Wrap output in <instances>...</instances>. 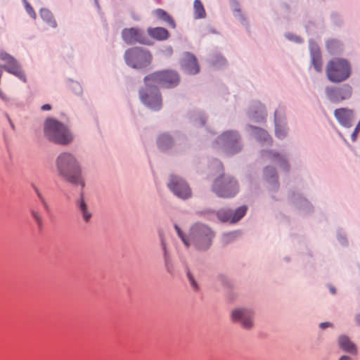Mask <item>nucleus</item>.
<instances>
[{
  "label": "nucleus",
  "mask_w": 360,
  "mask_h": 360,
  "mask_svg": "<svg viewBox=\"0 0 360 360\" xmlns=\"http://www.w3.org/2000/svg\"><path fill=\"white\" fill-rule=\"evenodd\" d=\"M264 178L271 185L272 189L278 188V176L274 167H266L264 171Z\"/></svg>",
  "instance_id": "nucleus-20"
},
{
  "label": "nucleus",
  "mask_w": 360,
  "mask_h": 360,
  "mask_svg": "<svg viewBox=\"0 0 360 360\" xmlns=\"http://www.w3.org/2000/svg\"><path fill=\"white\" fill-rule=\"evenodd\" d=\"M0 98L4 101L7 100L6 96L1 90H0Z\"/></svg>",
  "instance_id": "nucleus-46"
},
{
  "label": "nucleus",
  "mask_w": 360,
  "mask_h": 360,
  "mask_svg": "<svg viewBox=\"0 0 360 360\" xmlns=\"http://www.w3.org/2000/svg\"><path fill=\"white\" fill-rule=\"evenodd\" d=\"M360 131V127H356L354 131L353 132V134H352V139L353 141H355L357 136H358V134L359 132Z\"/></svg>",
  "instance_id": "nucleus-39"
},
{
  "label": "nucleus",
  "mask_w": 360,
  "mask_h": 360,
  "mask_svg": "<svg viewBox=\"0 0 360 360\" xmlns=\"http://www.w3.org/2000/svg\"><path fill=\"white\" fill-rule=\"evenodd\" d=\"M155 16L166 22L171 27H175V22L172 18L164 10L157 9L154 11Z\"/></svg>",
  "instance_id": "nucleus-24"
},
{
  "label": "nucleus",
  "mask_w": 360,
  "mask_h": 360,
  "mask_svg": "<svg viewBox=\"0 0 360 360\" xmlns=\"http://www.w3.org/2000/svg\"><path fill=\"white\" fill-rule=\"evenodd\" d=\"M194 11L195 18H202L205 17V11L202 2L200 0L194 1Z\"/></svg>",
  "instance_id": "nucleus-30"
},
{
  "label": "nucleus",
  "mask_w": 360,
  "mask_h": 360,
  "mask_svg": "<svg viewBox=\"0 0 360 360\" xmlns=\"http://www.w3.org/2000/svg\"><path fill=\"white\" fill-rule=\"evenodd\" d=\"M338 344L340 347L343 351L352 354H357L356 347L355 344L351 341L350 339H340Z\"/></svg>",
  "instance_id": "nucleus-22"
},
{
  "label": "nucleus",
  "mask_w": 360,
  "mask_h": 360,
  "mask_svg": "<svg viewBox=\"0 0 360 360\" xmlns=\"http://www.w3.org/2000/svg\"><path fill=\"white\" fill-rule=\"evenodd\" d=\"M212 191L221 198H231L238 191L237 181L229 175H222L217 178L212 186Z\"/></svg>",
  "instance_id": "nucleus-7"
},
{
  "label": "nucleus",
  "mask_w": 360,
  "mask_h": 360,
  "mask_svg": "<svg viewBox=\"0 0 360 360\" xmlns=\"http://www.w3.org/2000/svg\"><path fill=\"white\" fill-rule=\"evenodd\" d=\"M216 144L229 155H234L242 149L240 138L238 134L233 131L224 132L217 139Z\"/></svg>",
  "instance_id": "nucleus-8"
},
{
  "label": "nucleus",
  "mask_w": 360,
  "mask_h": 360,
  "mask_svg": "<svg viewBox=\"0 0 360 360\" xmlns=\"http://www.w3.org/2000/svg\"><path fill=\"white\" fill-rule=\"evenodd\" d=\"M327 76L333 82H341L350 75V66L347 60L335 58L330 60L326 69Z\"/></svg>",
  "instance_id": "nucleus-6"
},
{
  "label": "nucleus",
  "mask_w": 360,
  "mask_h": 360,
  "mask_svg": "<svg viewBox=\"0 0 360 360\" xmlns=\"http://www.w3.org/2000/svg\"><path fill=\"white\" fill-rule=\"evenodd\" d=\"M339 46V42L336 40H330L327 43L328 49L332 53H335L336 52L335 48Z\"/></svg>",
  "instance_id": "nucleus-33"
},
{
  "label": "nucleus",
  "mask_w": 360,
  "mask_h": 360,
  "mask_svg": "<svg viewBox=\"0 0 360 360\" xmlns=\"http://www.w3.org/2000/svg\"><path fill=\"white\" fill-rule=\"evenodd\" d=\"M262 156L275 163H277L284 170H288L289 165L285 157L272 151H265Z\"/></svg>",
  "instance_id": "nucleus-18"
},
{
  "label": "nucleus",
  "mask_w": 360,
  "mask_h": 360,
  "mask_svg": "<svg viewBox=\"0 0 360 360\" xmlns=\"http://www.w3.org/2000/svg\"><path fill=\"white\" fill-rule=\"evenodd\" d=\"M266 112L264 108L262 105L258 106V110L250 112V117L255 122H260L264 119Z\"/></svg>",
  "instance_id": "nucleus-31"
},
{
  "label": "nucleus",
  "mask_w": 360,
  "mask_h": 360,
  "mask_svg": "<svg viewBox=\"0 0 360 360\" xmlns=\"http://www.w3.org/2000/svg\"><path fill=\"white\" fill-rule=\"evenodd\" d=\"M169 188L178 198L186 200L191 197L192 191L187 182L176 175H171L167 184Z\"/></svg>",
  "instance_id": "nucleus-9"
},
{
  "label": "nucleus",
  "mask_w": 360,
  "mask_h": 360,
  "mask_svg": "<svg viewBox=\"0 0 360 360\" xmlns=\"http://www.w3.org/2000/svg\"><path fill=\"white\" fill-rule=\"evenodd\" d=\"M345 240V239L344 238H340V241L341 242V243L344 244Z\"/></svg>",
  "instance_id": "nucleus-49"
},
{
  "label": "nucleus",
  "mask_w": 360,
  "mask_h": 360,
  "mask_svg": "<svg viewBox=\"0 0 360 360\" xmlns=\"http://www.w3.org/2000/svg\"><path fill=\"white\" fill-rule=\"evenodd\" d=\"M123 40L128 44L136 43L150 45L151 41L144 31L138 27L125 28L122 32Z\"/></svg>",
  "instance_id": "nucleus-10"
},
{
  "label": "nucleus",
  "mask_w": 360,
  "mask_h": 360,
  "mask_svg": "<svg viewBox=\"0 0 360 360\" xmlns=\"http://www.w3.org/2000/svg\"><path fill=\"white\" fill-rule=\"evenodd\" d=\"M283 110L281 109H278L275 111V131L278 139H283L287 134L286 129L283 124Z\"/></svg>",
  "instance_id": "nucleus-17"
},
{
  "label": "nucleus",
  "mask_w": 360,
  "mask_h": 360,
  "mask_svg": "<svg viewBox=\"0 0 360 360\" xmlns=\"http://www.w3.org/2000/svg\"><path fill=\"white\" fill-rule=\"evenodd\" d=\"M51 108V107L49 104H45V105H42V107H41L42 110H50Z\"/></svg>",
  "instance_id": "nucleus-43"
},
{
  "label": "nucleus",
  "mask_w": 360,
  "mask_h": 360,
  "mask_svg": "<svg viewBox=\"0 0 360 360\" xmlns=\"http://www.w3.org/2000/svg\"><path fill=\"white\" fill-rule=\"evenodd\" d=\"M158 145L161 150H167L172 146V139L169 135L163 134L158 138Z\"/></svg>",
  "instance_id": "nucleus-25"
},
{
  "label": "nucleus",
  "mask_w": 360,
  "mask_h": 360,
  "mask_svg": "<svg viewBox=\"0 0 360 360\" xmlns=\"http://www.w3.org/2000/svg\"><path fill=\"white\" fill-rule=\"evenodd\" d=\"M77 207L79 213L85 222H89L91 218V212L89 211L86 203L84 199L81 198L77 202Z\"/></svg>",
  "instance_id": "nucleus-23"
},
{
  "label": "nucleus",
  "mask_w": 360,
  "mask_h": 360,
  "mask_svg": "<svg viewBox=\"0 0 360 360\" xmlns=\"http://www.w3.org/2000/svg\"><path fill=\"white\" fill-rule=\"evenodd\" d=\"M300 203H301L302 206H304V207L309 206V202H307V200L304 199V198L301 199V202Z\"/></svg>",
  "instance_id": "nucleus-41"
},
{
  "label": "nucleus",
  "mask_w": 360,
  "mask_h": 360,
  "mask_svg": "<svg viewBox=\"0 0 360 360\" xmlns=\"http://www.w3.org/2000/svg\"><path fill=\"white\" fill-rule=\"evenodd\" d=\"M192 119L193 120V121L195 122H198V120H199V125H203L205 124V117L201 115V114H198V115H195Z\"/></svg>",
  "instance_id": "nucleus-35"
},
{
  "label": "nucleus",
  "mask_w": 360,
  "mask_h": 360,
  "mask_svg": "<svg viewBox=\"0 0 360 360\" xmlns=\"http://www.w3.org/2000/svg\"><path fill=\"white\" fill-rule=\"evenodd\" d=\"M30 214L35 224L37 226L38 230L39 231H41L44 229V221L41 214L38 210L35 209H31Z\"/></svg>",
  "instance_id": "nucleus-29"
},
{
  "label": "nucleus",
  "mask_w": 360,
  "mask_h": 360,
  "mask_svg": "<svg viewBox=\"0 0 360 360\" xmlns=\"http://www.w3.org/2000/svg\"><path fill=\"white\" fill-rule=\"evenodd\" d=\"M32 188H33L40 203L41 204V205L44 208V210L46 212V214H49L51 212V207H50L49 204L48 203L47 200H46L44 196L42 195V193H41L39 189L35 185H32Z\"/></svg>",
  "instance_id": "nucleus-27"
},
{
  "label": "nucleus",
  "mask_w": 360,
  "mask_h": 360,
  "mask_svg": "<svg viewBox=\"0 0 360 360\" xmlns=\"http://www.w3.org/2000/svg\"><path fill=\"white\" fill-rule=\"evenodd\" d=\"M160 240H161L162 249L164 252V257L165 259V262L167 263L169 257H168V252H167V244L165 243V240L163 236H160Z\"/></svg>",
  "instance_id": "nucleus-34"
},
{
  "label": "nucleus",
  "mask_w": 360,
  "mask_h": 360,
  "mask_svg": "<svg viewBox=\"0 0 360 360\" xmlns=\"http://www.w3.org/2000/svg\"><path fill=\"white\" fill-rule=\"evenodd\" d=\"M239 236L240 233L238 231L225 233L223 236V241L224 243H229Z\"/></svg>",
  "instance_id": "nucleus-32"
},
{
  "label": "nucleus",
  "mask_w": 360,
  "mask_h": 360,
  "mask_svg": "<svg viewBox=\"0 0 360 360\" xmlns=\"http://www.w3.org/2000/svg\"><path fill=\"white\" fill-rule=\"evenodd\" d=\"M335 115L340 124L346 127H350L352 123L353 112L347 108H340L335 111Z\"/></svg>",
  "instance_id": "nucleus-16"
},
{
  "label": "nucleus",
  "mask_w": 360,
  "mask_h": 360,
  "mask_svg": "<svg viewBox=\"0 0 360 360\" xmlns=\"http://www.w3.org/2000/svg\"><path fill=\"white\" fill-rule=\"evenodd\" d=\"M254 317V311L248 308H237L231 312L232 321L240 323L246 329H250L253 326Z\"/></svg>",
  "instance_id": "nucleus-11"
},
{
  "label": "nucleus",
  "mask_w": 360,
  "mask_h": 360,
  "mask_svg": "<svg viewBox=\"0 0 360 360\" xmlns=\"http://www.w3.org/2000/svg\"><path fill=\"white\" fill-rule=\"evenodd\" d=\"M59 175L65 181L83 188L84 182L81 175V167L77 158L70 153H60L56 160Z\"/></svg>",
  "instance_id": "nucleus-3"
},
{
  "label": "nucleus",
  "mask_w": 360,
  "mask_h": 360,
  "mask_svg": "<svg viewBox=\"0 0 360 360\" xmlns=\"http://www.w3.org/2000/svg\"><path fill=\"white\" fill-rule=\"evenodd\" d=\"M330 292L333 293V294H335V289L333 288V287H331L330 288Z\"/></svg>",
  "instance_id": "nucleus-48"
},
{
  "label": "nucleus",
  "mask_w": 360,
  "mask_h": 360,
  "mask_svg": "<svg viewBox=\"0 0 360 360\" xmlns=\"http://www.w3.org/2000/svg\"><path fill=\"white\" fill-rule=\"evenodd\" d=\"M148 33L151 37L158 40H165L169 36L168 31L163 27H149Z\"/></svg>",
  "instance_id": "nucleus-21"
},
{
  "label": "nucleus",
  "mask_w": 360,
  "mask_h": 360,
  "mask_svg": "<svg viewBox=\"0 0 360 360\" xmlns=\"http://www.w3.org/2000/svg\"><path fill=\"white\" fill-rule=\"evenodd\" d=\"M146 88L140 91L142 101L150 108L158 110L161 108L162 100L158 86L173 88L179 82L178 73L173 70H162L145 77Z\"/></svg>",
  "instance_id": "nucleus-1"
},
{
  "label": "nucleus",
  "mask_w": 360,
  "mask_h": 360,
  "mask_svg": "<svg viewBox=\"0 0 360 360\" xmlns=\"http://www.w3.org/2000/svg\"><path fill=\"white\" fill-rule=\"evenodd\" d=\"M124 58L127 64L135 69L148 67L153 60L150 51L140 47H134L127 50Z\"/></svg>",
  "instance_id": "nucleus-5"
},
{
  "label": "nucleus",
  "mask_w": 360,
  "mask_h": 360,
  "mask_svg": "<svg viewBox=\"0 0 360 360\" xmlns=\"http://www.w3.org/2000/svg\"><path fill=\"white\" fill-rule=\"evenodd\" d=\"M249 128L250 129V132L257 141H264L268 143L271 142L269 135L265 130L251 125L249 126Z\"/></svg>",
  "instance_id": "nucleus-19"
},
{
  "label": "nucleus",
  "mask_w": 360,
  "mask_h": 360,
  "mask_svg": "<svg viewBox=\"0 0 360 360\" xmlns=\"http://www.w3.org/2000/svg\"><path fill=\"white\" fill-rule=\"evenodd\" d=\"M165 52V54L170 56L172 53V49L171 47H167Z\"/></svg>",
  "instance_id": "nucleus-42"
},
{
  "label": "nucleus",
  "mask_w": 360,
  "mask_h": 360,
  "mask_svg": "<svg viewBox=\"0 0 360 360\" xmlns=\"http://www.w3.org/2000/svg\"><path fill=\"white\" fill-rule=\"evenodd\" d=\"M25 8H26V11L28 13V14L32 18H35L36 13H35L34 9L32 8V7L26 1H25Z\"/></svg>",
  "instance_id": "nucleus-38"
},
{
  "label": "nucleus",
  "mask_w": 360,
  "mask_h": 360,
  "mask_svg": "<svg viewBox=\"0 0 360 360\" xmlns=\"http://www.w3.org/2000/svg\"><path fill=\"white\" fill-rule=\"evenodd\" d=\"M40 15L42 19L49 23L52 27H56L57 23L50 11L43 8L40 11Z\"/></svg>",
  "instance_id": "nucleus-28"
},
{
  "label": "nucleus",
  "mask_w": 360,
  "mask_h": 360,
  "mask_svg": "<svg viewBox=\"0 0 360 360\" xmlns=\"http://www.w3.org/2000/svg\"><path fill=\"white\" fill-rule=\"evenodd\" d=\"M247 207L242 206L233 210L223 208L217 212V217L222 222L236 223L245 214Z\"/></svg>",
  "instance_id": "nucleus-12"
},
{
  "label": "nucleus",
  "mask_w": 360,
  "mask_h": 360,
  "mask_svg": "<svg viewBox=\"0 0 360 360\" xmlns=\"http://www.w3.org/2000/svg\"><path fill=\"white\" fill-rule=\"evenodd\" d=\"M355 323L360 326V312L357 313L354 317Z\"/></svg>",
  "instance_id": "nucleus-40"
},
{
  "label": "nucleus",
  "mask_w": 360,
  "mask_h": 360,
  "mask_svg": "<svg viewBox=\"0 0 360 360\" xmlns=\"http://www.w3.org/2000/svg\"><path fill=\"white\" fill-rule=\"evenodd\" d=\"M339 360H354L353 359H352L351 357L348 356H346V355H343L342 356Z\"/></svg>",
  "instance_id": "nucleus-44"
},
{
  "label": "nucleus",
  "mask_w": 360,
  "mask_h": 360,
  "mask_svg": "<svg viewBox=\"0 0 360 360\" xmlns=\"http://www.w3.org/2000/svg\"><path fill=\"white\" fill-rule=\"evenodd\" d=\"M0 59L6 62L4 69L8 72L25 81V75L16 60L6 52L0 51Z\"/></svg>",
  "instance_id": "nucleus-14"
},
{
  "label": "nucleus",
  "mask_w": 360,
  "mask_h": 360,
  "mask_svg": "<svg viewBox=\"0 0 360 360\" xmlns=\"http://www.w3.org/2000/svg\"><path fill=\"white\" fill-rule=\"evenodd\" d=\"M330 325L329 323H322L320 326L321 328L324 329L326 328V327H328V326Z\"/></svg>",
  "instance_id": "nucleus-47"
},
{
  "label": "nucleus",
  "mask_w": 360,
  "mask_h": 360,
  "mask_svg": "<svg viewBox=\"0 0 360 360\" xmlns=\"http://www.w3.org/2000/svg\"><path fill=\"white\" fill-rule=\"evenodd\" d=\"M326 93L328 99L338 103L348 99L352 96V88L348 84H344L340 87H326Z\"/></svg>",
  "instance_id": "nucleus-13"
},
{
  "label": "nucleus",
  "mask_w": 360,
  "mask_h": 360,
  "mask_svg": "<svg viewBox=\"0 0 360 360\" xmlns=\"http://www.w3.org/2000/svg\"><path fill=\"white\" fill-rule=\"evenodd\" d=\"M183 69L189 74H196L200 71L199 65L195 57L190 53H185L181 60Z\"/></svg>",
  "instance_id": "nucleus-15"
},
{
  "label": "nucleus",
  "mask_w": 360,
  "mask_h": 360,
  "mask_svg": "<svg viewBox=\"0 0 360 360\" xmlns=\"http://www.w3.org/2000/svg\"><path fill=\"white\" fill-rule=\"evenodd\" d=\"M216 60H212V63L214 66L219 67L225 64L226 60L221 56H216Z\"/></svg>",
  "instance_id": "nucleus-37"
},
{
  "label": "nucleus",
  "mask_w": 360,
  "mask_h": 360,
  "mask_svg": "<svg viewBox=\"0 0 360 360\" xmlns=\"http://www.w3.org/2000/svg\"><path fill=\"white\" fill-rule=\"evenodd\" d=\"M174 229L185 246L189 247L193 245L195 249L200 251H205L210 248L214 236L211 229L201 223H196L191 226L188 236L181 230L178 225L175 224Z\"/></svg>",
  "instance_id": "nucleus-2"
},
{
  "label": "nucleus",
  "mask_w": 360,
  "mask_h": 360,
  "mask_svg": "<svg viewBox=\"0 0 360 360\" xmlns=\"http://www.w3.org/2000/svg\"><path fill=\"white\" fill-rule=\"evenodd\" d=\"M295 41H297V42H300L301 41L300 39L298 37H295Z\"/></svg>",
  "instance_id": "nucleus-50"
},
{
  "label": "nucleus",
  "mask_w": 360,
  "mask_h": 360,
  "mask_svg": "<svg viewBox=\"0 0 360 360\" xmlns=\"http://www.w3.org/2000/svg\"><path fill=\"white\" fill-rule=\"evenodd\" d=\"M311 58H312V63L317 72L321 71L322 63H321V53L319 50H314L313 47H311Z\"/></svg>",
  "instance_id": "nucleus-26"
},
{
  "label": "nucleus",
  "mask_w": 360,
  "mask_h": 360,
  "mask_svg": "<svg viewBox=\"0 0 360 360\" xmlns=\"http://www.w3.org/2000/svg\"><path fill=\"white\" fill-rule=\"evenodd\" d=\"M311 47H313L314 50H319V47L317 46V45L315 43H312V42L310 43V49H311Z\"/></svg>",
  "instance_id": "nucleus-45"
},
{
  "label": "nucleus",
  "mask_w": 360,
  "mask_h": 360,
  "mask_svg": "<svg viewBox=\"0 0 360 360\" xmlns=\"http://www.w3.org/2000/svg\"><path fill=\"white\" fill-rule=\"evenodd\" d=\"M187 276H188V278L189 280L190 284L191 285L192 288L195 290H198V284H197L196 281H195L193 276L191 275V274L189 271L187 273Z\"/></svg>",
  "instance_id": "nucleus-36"
},
{
  "label": "nucleus",
  "mask_w": 360,
  "mask_h": 360,
  "mask_svg": "<svg viewBox=\"0 0 360 360\" xmlns=\"http://www.w3.org/2000/svg\"><path fill=\"white\" fill-rule=\"evenodd\" d=\"M44 134L49 141L60 145H68L72 141V136L68 127L53 118L46 120Z\"/></svg>",
  "instance_id": "nucleus-4"
}]
</instances>
